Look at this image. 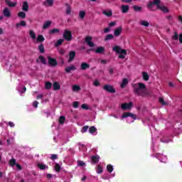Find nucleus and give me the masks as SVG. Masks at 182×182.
<instances>
[{"instance_id": "nucleus-1", "label": "nucleus", "mask_w": 182, "mask_h": 182, "mask_svg": "<svg viewBox=\"0 0 182 182\" xmlns=\"http://www.w3.org/2000/svg\"><path fill=\"white\" fill-rule=\"evenodd\" d=\"M132 90L136 96H146L148 93L146 92V85L144 83H132Z\"/></svg>"}, {"instance_id": "nucleus-2", "label": "nucleus", "mask_w": 182, "mask_h": 182, "mask_svg": "<svg viewBox=\"0 0 182 182\" xmlns=\"http://www.w3.org/2000/svg\"><path fill=\"white\" fill-rule=\"evenodd\" d=\"M112 50L114 52H116L117 53H119L118 58L119 59H124L126 55H127V50L126 49H122L121 46H119V45H116L112 48Z\"/></svg>"}, {"instance_id": "nucleus-3", "label": "nucleus", "mask_w": 182, "mask_h": 182, "mask_svg": "<svg viewBox=\"0 0 182 182\" xmlns=\"http://www.w3.org/2000/svg\"><path fill=\"white\" fill-rule=\"evenodd\" d=\"M63 38H64V41L65 39V41H72L73 36L72 35L71 31H68V29H65V31H64V33L63 34Z\"/></svg>"}, {"instance_id": "nucleus-4", "label": "nucleus", "mask_w": 182, "mask_h": 182, "mask_svg": "<svg viewBox=\"0 0 182 182\" xmlns=\"http://www.w3.org/2000/svg\"><path fill=\"white\" fill-rule=\"evenodd\" d=\"M85 42H86L87 45H88V46H90V48H91L90 49V50H95V49H93V46H95V43H94V42H92V36H86Z\"/></svg>"}, {"instance_id": "nucleus-5", "label": "nucleus", "mask_w": 182, "mask_h": 182, "mask_svg": "<svg viewBox=\"0 0 182 182\" xmlns=\"http://www.w3.org/2000/svg\"><path fill=\"white\" fill-rule=\"evenodd\" d=\"M122 119H125L126 117H132V119L136 120V115L134 113H132L131 112H124V113H122Z\"/></svg>"}, {"instance_id": "nucleus-6", "label": "nucleus", "mask_w": 182, "mask_h": 182, "mask_svg": "<svg viewBox=\"0 0 182 182\" xmlns=\"http://www.w3.org/2000/svg\"><path fill=\"white\" fill-rule=\"evenodd\" d=\"M103 89H104V90H106V92H108L109 93H115L116 92V90L111 85H105L103 86Z\"/></svg>"}, {"instance_id": "nucleus-7", "label": "nucleus", "mask_w": 182, "mask_h": 182, "mask_svg": "<svg viewBox=\"0 0 182 182\" xmlns=\"http://www.w3.org/2000/svg\"><path fill=\"white\" fill-rule=\"evenodd\" d=\"M132 107H133L132 102H129V103H122L121 105V109H122V110H127L132 109Z\"/></svg>"}, {"instance_id": "nucleus-8", "label": "nucleus", "mask_w": 182, "mask_h": 182, "mask_svg": "<svg viewBox=\"0 0 182 182\" xmlns=\"http://www.w3.org/2000/svg\"><path fill=\"white\" fill-rule=\"evenodd\" d=\"M69 58L68 60V62L70 63L73 62L76 56V52L75 50H70L68 53Z\"/></svg>"}, {"instance_id": "nucleus-9", "label": "nucleus", "mask_w": 182, "mask_h": 182, "mask_svg": "<svg viewBox=\"0 0 182 182\" xmlns=\"http://www.w3.org/2000/svg\"><path fill=\"white\" fill-rule=\"evenodd\" d=\"M48 64L50 66H57L58 62L55 58H50V56H48Z\"/></svg>"}, {"instance_id": "nucleus-10", "label": "nucleus", "mask_w": 182, "mask_h": 182, "mask_svg": "<svg viewBox=\"0 0 182 182\" xmlns=\"http://www.w3.org/2000/svg\"><path fill=\"white\" fill-rule=\"evenodd\" d=\"M36 62L37 63H39V62H41L43 65H47L48 63L46 58H44V56H43L42 55H40V56H38V59H36Z\"/></svg>"}, {"instance_id": "nucleus-11", "label": "nucleus", "mask_w": 182, "mask_h": 182, "mask_svg": "<svg viewBox=\"0 0 182 182\" xmlns=\"http://www.w3.org/2000/svg\"><path fill=\"white\" fill-rule=\"evenodd\" d=\"M122 26H119L118 28H116V29L114 31V36H119L122 32Z\"/></svg>"}, {"instance_id": "nucleus-12", "label": "nucleus", "mask_w": 182, "mask_h": 182, "mask_svg": "<svg viewBox=\"0 0 182 182\" xmlns=\"http://www.w3.org/2000/svg\"><path fill=\"white\" fill-rule=\"evenodd\" d=\"M129 5H122L121 6V11L122 12V14H127V12H129Z\"/></svg>"}, {"instance_id": "nucleus-13", "label": "nucleus", "mask_w": 182, "mask_h": 182, "mask_svg": "<svg viewBox=\"0 0 182 182\" xmlns=\"http://www.w3.org/2000/svg\"><path fill=\"white\" fill-rule=\"evenodd\" d=\"M3 14L4 15V16L9 18L11 15L9 8H4V9H3Z\"/></svg>"}, {"instance_id": "nucleus-14", "label": "nucleus", "mask_w": 182, "mask_h": 182, "mask_svg": "<svg viewBox=\"0 0 182 182\" xmlns=\"http://www.w3.org/2000/svg\"><path fill=\"white\" fill-rule=\"evenodd\" d=\"M100 159V156H92L91 161L93 164H96L97 163H99Z\"/></svg>"}, {"instance_id": "nucleus-15", "label": "nucleus", "mask_w": 182, "mask_h": 182, "mask_svg": "<svg viewBox=\"0 0 182 182\" xmlns=\"http://www.w3.org/2000/svg\"><path fill=\"white\" fill-rule=\"evenodd\" d=\"M65 7H66V9H65L66 15H70L72 12V6L70 5V4L66 3Z\"/></svg>"}, {"instance_id": "nucleus-16", "label": "nucleus", "mask_w": 182, "mask_h": 182, "mask_svg": "<svg viewBox=\"0 0 182 182\" xmlns=\"http://www.w3.org/2000/svg\"><path fill=\"white\" fill-rule=\"evenodd\" d=\"M28 9H29L28 2H27V1H24V2H23L22 10L23 11V12H26L28 11Z\"/></svg>"}, {"instance_id": "nucleus-17", "label": "nucleus", "mask_w": 182, "mask_h": 182, "mask_svg": "<svg viewBox=\"0 0 182 182\" xmlns=\"http://www.w3.org/2000/svg\"><path fill=\"white\" fill-rule=\"evenodd\" d=\"M77 68L74 65H71V66H68L65 68L66 73H70L71 70H76Z\"/></svg>"}, {"instance_id": "nucleus-18", "label": "nucleus", "mask_w": 182, "mask_h": 182, "mask_svg": "<svg viewBox=\"0 0 182 182\" xmlns=\"http://www.w3.org/2000/svg\"><path fill=\"white\" fill-rule=\"evenodd\" d=\"M89 68H90V65L89 63H87L86 62H82V63H81L82 70H86V69H89Z\"/></svg>"}, {"instance_id": "nucleus-19", "label": "nucleus", "mask_w": 182, "mask_h": 182, "mask_svg": "<svg viewBox=\"0 0 182 182\" xmlns=\"http://www.w3.org/2000/svg\"><path fill=\"white\" fill-rule=\"evenodd\" d=\"M160 10L164 14H168L170 11L169 9L165 5H160Z\"/></svg>"}, {"instance_id": "nucleus-20", "label": "nucleus", "mask_w": 182, "mask_h": 182, "mask_svg": "<svg viewBox=\"0 0 182 182\" xmlns=\"http://www.w3.org/2000/svg\"><path fill=\"white\" fill-rule=\"evenodd\" d=\"M53 4H54V1L53 0H46L43 3V5H45V6H53Z\"/></svg>"}, {"instance_id": "nucleus-21", "label": "nucleus", "mask_w": 182, "mask_h": 182, "mask_svg": "<svg viewBox=\"0 0 182 182\" xmlns=\"http://www.w3.org/2000/svg\"><path fill=\"white\" fill-rule=\"evenodd\" d=\"M51 23H52L51 21H46L43 24V29H47L48 28H49V26H50Z\"/></svg>"}, {"instance_id": "nucleus-22", "label": "nucleus", "mask_w": 182, "mask_h": 182, "mask_svg": "<svg viewBox=\"0 0 182 182\" xmlns=\"http://www.w3.org/2000/svg\"><path fill=\"white\" fill-rule=\"evenodd\" d=\"M105 49L104 48V46H99L98 48H97V49H95V53H103L105 52Z\"/></svg>"}, {"instance_id": "nucleus-23", "label": "nucleus", "mask_w": 182, "mask_h": 182, "mask_svg": "<svg viewBox=\"0 0 182 182\" xmlns=\"http://www.w3.org/2000/svg\"><path fill=\"white\" fill-rule=\"evenodd\" d=\"M53 87L54 90H59V89H60V85L59 82H54L53 83Z\"/></svg>"}, {"instance_id": "nucleus-24", "label": "nucleus", "mask_w": 182, "mask_h": 182, "mask_svg": "<svg viewBox=\"0 0 182 182\" xmlns=\"http://www.w3.org/2000/svg\"><path fill=\"white\" fill-rule=\"evenodd\" d=\"M142 77H143L144 80L148 81V80H149L150 76H149V73H147V72H142Z\"/></svg>"}, {"instance_id": "nucleus-25", "label": "nucleus", "mask_w": 182, "mask_h": 182, "mask_svg": "<svg viewBox=\"0 0 182 182\" xmlns=\"http://www.w3.org/2000/svg\"><path fill=\"white\" fill-rule=\"evenodd\" d=\"M5 1H6V4L9 5V6H11V7L16 6V4H17L16 2H11V0H5Z\"/></svg>"}, {"instance_id": "nucleus-26", "label": "nucleus", "mask_w": 182, "mask_h": 182, "mask_svg": "<svg viewBox=\"0 0 182 182\" xmlns=\"http://www.w3.org/2000/svg\"><path fill=\"white\" fill-rule=\"evenodd\" d=\"M129 83V80L127 77L124 78L122 80V82L121 83V87L124 88L125 87V86H127V85H128Z\"/></svg>"}, {"instance_id": "nucleus-27", "label": "nucleus", "mask_w": 182, "mask_h": 182, "mask_svg": "<svg viewBox=\"0 0 182 182\" xmlns=\"http://www.w3.org/2000/svg\"><path fill=\"white\" fill-rule=\"evenodd\" d=\"M81 90V87L79 85H73V92H79Z\"/></svg>"}, {"instance_id": "nucleus-28", "label": "nucleus", "mask_w": 182, "mask_h": 182, "mask_svg": "<svg viewBox=\"0 0 182 182\" xmlns=\"http://www.w3.org/2000/svg\"><path fill=\"white\" fill-rule=\"evenodd\" d=\"M60 31L58 28H54L49 31L50 34L60 33Z\"/></svg>"}, {"instance_id": "nucleus-29", "label": "nucleus", "mask_w": 182, "mask_h": 182, "mask_svg": "<svg viewBox=\"0 0 182 182\" xmlns=\"http://www.w3.org/2000/svg\"><path fill=\"white\" fill-rule=\"evenodd\" d=\"M38 50L41 53H45V46H44L43 43H41L38 46Z\"/></svg>"}, {"instance_id": "nucleus-30", "label": "nucleus", "mask_w": 182, "mask_h": 182, "mask_svg": "<svg viewBox=\"0 0 182 182\" xmlns=\"http://www.w3.org/2000/svg\"><path fill=\"white\" fill-rule=\"evenodd\" d=\"M154 1V5H156L157 9H160L161 7V0H153Z\"/></svg>"}, {"instance_id": "nucleus-31", "label": "nucleus", "mask_w": 182, "mask_h": 182, "mask_svg": "<svg viewBox=\"0 0 182 182\" xmlns=\"http://www.w3.org/2000/svg\"><path fill=\"white\" fill-rule=\"evenodd\" d=\"M19 26H26V21H21L19 23L16 24V28H19Z\"/></svg>"}, {"instance_id": "nucleus-32", "label": "nucleus", "mask_w": 182, "mask_h": 182, "mask_svg": "<svg viewBox=\"0 0 182 182\" xmlns=\"http://www.w3.org/2000/svg\"><path fill=\"white\" fill-rule=\"evenodd\" d=\"M114 35H112V33H109L108 35H107L105 38V41H110L111 39H113L114 38Z\"/></svg>"}, {"instance_id": "nucleus-33", "label": "nucleus", "mask_w": 182, "mask_h": 182, "mask_svg": "<svg viewBox=\"0 0 182 182\" xmlns=\"http://www.w3.org/2000/svg\"><path fill=\"white\" fill-rule=\"evenodd\" d=\"M37 166L41 169V170H45V168H48V166H46V164H42L41 163H38V164H37ZM47 166V167H46Z\"/></svg>"}, {"instance_id": "nucleus-34", "label": "nucleus", "mask_w": 182, "mask_h": 182, "mask_svg": "<svg viewBox=\"0 0 182 182\" xmlns=\"http://www.w3.org/2000/svg\"><path fill=\"white\" fill-rule=\"evenodd\" d=\"M65 120H66V119H65V116H60V119H58V122H59L60 124H64Z\"/></svg>"}, {"instance_id": "nucleus-35", "label": "nucleus", "mask_w": 182, "mask_h": 182, "mask_svg": "<svg viewBox=\"0 0 182 182\" xmlns=\"http://www.w3.org/2000/svg\"><path fill=\"white\" fill-rule=\"evenodd\" d=\"M44 41H45V38H44L43 35H38L37 36L38 42H44Z\"/></svg>"}, {"instance_id": "nucleus-36", "label": "nucleus", "mask_w": 182, "mask_h": 182, "mask_svg": "<svg viewBox=\"0 0 182 182\" xmlns=\"http://www.w3.org/2000/svg\"><path fill=\"white\" fill-rule=\"evenodd\" d=\"M102 14L107 16H112V11H102Z\"/></svg>"}, {"instance_id": "nucleus-37", "label": "nucleus", "mask_w": 182, "mask_h": 182, "mask_svg": "<svg viewBox=\"0 0 182 182\" xmlns=\"http://www.w3.org/2000/svg\"><path fill=\"white\" fill-rule=\"evenodd\" d=\"M102 172H103V168L102 166H100V164H98V166H97V173H98V174H101Z\"/></svg>"}, {"instance_id": "nucleus-38", "label": "nucleus", "mask_w": 182, "mask_h": 182, "mask_svg": "<svg viewBox=\"0 0 182 182\" xmlns=\"http://www.w3.org/2000/svg\"><path fill=\"white\" fill-rule=\"evenodd\" d=\"M89 132H90V133L93 134L94 133H96L97 129L95 126H91V127H90V129H89Z\"/></svg>"}, {"instance_id": "nucleus-39", "label": "nucleus", "mask_w": 182, "mask_h": 182, "mask_svg": "<svg viewBox=\"0 0 182 182\" xmlns=\"http://www.w3.org/2000/svg\"><path fill=\"white\" fill-rule=\"evenodd\" d=\"M107 170L109 173H112L113 170H114V167L112 164H108L107 166Z\"/></svg>"}, {"instance_id": "nucleus-40", "label": "nucleus", "mask_w": 182, "mask_h": 182, "mask_svg": "<svg viewBox=\"0 0 182 182\" xmlns=\"http://www.w3.org/2000/svg\"><path fill=\"white\" fill-rule=\"evenodd\" d=\"M64 42V38L63 39H58V41H57V42H55V47H58L60 46V45H62V43H63Z\"/></svg>"}, {"instance_id": "nucleus-41", "label": "nucleus", "mask_w": 182, "mask_h": 182, "mask_svg": "<svg viewBox=\"0 0 182 182\" xmlns=\"http://www.w3.org/2000/svg\"><path fill=\"white\" fill-rule=\"evenodd\" d=\"M133 8L134 11L136 12H140L142 9L141 6H139L138 5H134Z\"/></svg>"}, {"instance_id": "nucleus-42", "label": "nucleus", "mask_w": 182, "mask_h": 182, "mask_svg": "<svg viewBox=\"0 0 182 182\" xmlns=\"http://www.w3.org/2000/svg\"><path fill=\"white\" fill-rule=\"evenodd\" d=\"M18 16L20 18H26V12H24V11H21V12H18Z\"/></svg>"}, {"instance_id": "nucleus-43", "label": "nucleus", "mask_w": 182, "mask_h": 182, "mask_svg": "<svg viewBox=\"0 0 182 182\" xmlns=\"http://www.w3.org/2000/svg\"><path fill=\"white\" fill-rule=\"evenodd\" d=\"M85 15L86 12L85 11H80L79 16L81 18V19H84Z\"/></svg>"}, {"instance_id": "nucleus-44", "label": "nucleus", "mask_w": 182, "mask_h": 182, "mask_svg": "<svg viewBox=\"0 0 182 182\" xmlns=\"http://www.w3.org/2000/svg\"><path fill=\"white\" fill-rule=\"evenodd\" d=\"M30 36L32 39H36V35L34 31H30Z\"/></svg>"}, {"instance_id": "nucleus-45", "label": "nucleus", "mask_w": 182, "mask_h": 182, "mask_svg": "<svg viewBox=\"0 0 182 182\" xmlns=\"http://www.w3.org/2000/svg\"><path fill=\"white\" fill-rule=\"evenodd\" d=\"M141 25L148 27L149 26V22L148 21H141Z\"/></svg>"}, {"instance_id": "nucleus-46", "label": "nucleus", "mask_w": 182, "mask_h": 182, "mask_svg": "<svg viewBox=\"0 0 182 182\" xmlns=\"http://www.w3.org/2000/svg\"><path fill=\"white\" fill-rule=\"evenodd\" d=\"M159 102L161 103V105H162L164 106H165L168 104L166 102H165L164 97H159Z\"/></svg>"}, {"instance_id": "nucleus-47", "label": "nucleus", "mask_w": 182, "mask_h": 182, "mask_svg": "<svg viewBox=\"0 0 182 182\" xmlns=\"http://www.w3.org/2000/svg\"><path fill=\"white\" fill-rule=\"evenodd\" d=\"M52 87V83L51 82H46V89H51Z\"/></svg>"}, {"instance_id": "nucleus-48", "label": "nucleus", "mask_w": 182, "mask_h": 182, "mask_svg": "<svg viewBox=\"0 0 182 182\" xmlns=\"http://www.w3.org/2000/svg\"><path fill=\"white\" fill-rule=\"evenodd\" d=\"M78 166L83 167L84 166H85V161H82V160H77V161Z\"/></svg>"}, {"instance_id": "nucleus-49", "label": "nucleus", "mask_w": 182, "mask_h": 182, "mask_svg": "<svg viewBox=\"0 0 182 182\" xmlns=\"http://www.w3.org/2000/svg\"><path fill=\"white\" fill-rule=\"evenodd\" d=\"M16 163V159H11L9 161L10 166H14Z\"/></svg>"}, {"instance_id": "nucleus-50", "label": "nucleus", "mask_w": 182, "mask_h": 182, "mask_svg": "<svg viewBox=\"0 0 182 182\" xmlns=\"http://www.w3.org/2000/svg\"><path fill=\"white\" fill-rule=\"evenodd\" d=\"M55 171H57L58 173L60 171V164H58V163H57L55 164Z\"/></svg>"}, {"instance_id": "nucleus-51", "label": "nucleus", "mask_w": 182, "mask_h": 182, "mask_svg": "<svg viewBox=\"0 0 182 182\" xmlns=\"http://www.w3.org/2000/svg\"><path fill=\"white\" fill-rule=\"evenodd\" d=\"M93 85L94 86H100V82H99V80L98 79H95V80H94L93 82Z\"/></svg>"}, {"instance_id": "nucleus-52", "label": "nucleus", "mask_w": 182, "mask_h": 182, "mask_svg": "<svg viewBox=\"0 0 182 182\" xmlns=\"http://www.w3.org/2000/svg\"><path fill=\"white\" fill-rule=\"evenodd\" d=\"M172 39L175 41H178V32H175V35L172 36Z\"/></svg>"}, {"instance_id": "nucleus-53", "label": "nucleus", "mask_w": 182, "mask_h": 182, "mask_svg": "<svg viewBox=\"0 0 182 182\" xmlns=\"http://www.w3.org/2000/svg\"><path fill=\"white\" fill-rule=\"evenodd\" d=\"M89 129V126H84L82 129V133H86Z\"/></svg>"}, {"instance_id": "nucleus-54", "label": "nucleus", "mask_w": 182, "mask_h": 182, "mask_svg": "<svg viewBox=\"0 0 182 182\" xmlns=\"http://www.w3.org/2000/svg\"><path fill=\"white\" fill-rule=\"evenodd\" d=\"M73 107L77 109V107H79V102H73Z\"/></svg>"}, {"instance_id": "nucleus-55", "label": "nucleus", "mask_w": 182, "mask_h": 182, "mask_svg": "<svg viewBox=\"0 0 182 182\" xmlns=\"http://www.w3.org/2000/svg\"><path fill=\"white\" fill-rule=\"evenodd\" d=\"M110 31H111V28H110V26H108L107 28H105L104 29V33H107L108 32H110Z\"/></svg>"}, {"instance_id": "nucleus-56", "label": "nucleus", "mask_w": 182, "mask_h": 182, "mask_svg": "<svg viewBox=\"0 0 182 182\" xmlns=\"http://www.w3.org/2000/svg\"><path fill=\"white\" fill-rule=\"evenodd\" d=\"M81 107H82V109H89L87 105H86L85 103H83L82 105H81Z\"/></svg>"}, {"instance_id": "nucleus-57", "label": "nucleus", "mask_w": 182, "mask_h": 182, "mask_svg": "<svg viewBox=\"0 0 182 182\" xmlns=\"http://www.w3.org/2000/svg\"><path fill=\"white\" fill-rule=\"evenodd\" d=\"M50 159L51 160H55L56 159H58V154H51Z\"/></svg>"}, {"instance_id": "nucleus-58", "label": "nucleus", "mask_w": 182, "mask_h": 182, "mask_svg": "<svg viewBox=\"0 0 182 182\" xmlns=\"http://www.w3.org/2000/svg\"><path fill=\"white\" fill-rule=\"evenodd\" d=\"M153 5H154V0L151 1L150 2H149L148 8H152Z\"/></svg>"}, {"instance_id": "nucleus-59", "label": "nucleus", "mask_w": 182, "mask_h": 182, "mask_svg": "<svg viewBox=\"0 0 182 182\" xmlns=\"http://www.w3.org/2000/svg\"><path fill=\"white\" fill-rule=\"evenodd\" d=\"M58 52L60 55H65L66 51L65 50V49H60Z\"/></svg>"}, {"instance_id": "nucleus-60", "label": "nucleus", "mask_w": 182, "mask_h": 182, "mask_svg": "<svg viewBox=\"0 0 182 182\" xmlns=\"http://www.w3.org/2000/svg\"><path fill=\"white\" fill-rule=\"evenodd\" d=\"M109 75H113L114 72V68H110L109 70Z\"/></svg>"}, {"instance_id": "nucleus-61", "label": "nucleus", "mask_w": 182, "mask_h": 182, "mask_svg": "<svg viewBox=\"0 0 182 182\" xmlns=\"http://www.w3.org/2000/svg\"><path fill=\"white\" fill-rule=\"evenodd\" d=\"M38 104L39 102L37 100H35L33 103V106H34V107H38Z\"/></svg>"}, {"instance_id": "nucleus-62", "label": "nucleus", "mask_w": 182, "mask_h": 182, "mask_svg": "<svg viewBox=\"0 0 182 182\" xmlns=\"http://www.w3.org/2000/svg\"><path fill=\"white\" fill-rule=\"evenodd\" d=\"M9 126H10V127H14L15 124L14 122H9Z\"/></svg>"}, {"instance_id": "nucleus-63", "label": "nucleus", "mask_w": 182, "mask_h": 182, "mask_svg": "<svg viewBox=\"0 0 182 182\" xmlns=\"http://www.w3.org/2000/svg\"><path fill=\"white\" fill-rule=\"evenodd\" d=\"M116 25V22L115 21H113V22H109V28L111 26H114Z\"/></svg>"}, {"instance_id": "nucleus-64", "label": "nucleus", "mask_w": 182, "mask_h": 182, "mask_svg": "<svg viewBox=\"0 0 182 182\" xmlns=\"http://www.w3.org/2000/svg\"><path fill=\"white\" fill-rule=\"evenodd\" d=\"M179 42H181V43H182V33H180V35H179Z\"/></svg>"}]
</instances>
